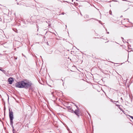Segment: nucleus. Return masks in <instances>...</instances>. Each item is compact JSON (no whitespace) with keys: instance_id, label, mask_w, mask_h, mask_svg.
Segmentation results:
<instances>
[{"instance_id":"nucleus-1","label":"nucleus","mask_w":133,"mask_h":133,"mask_svg":"<svg viewBox=\"0 0 133 133\" xmlns=\"http://www.w3.org/2000/svg\"><path fill=\"white\" fill-rule=\"evenodd\" d=\"M32 84L31 82L24 80L17 83L16 86V87L19 88H26L30 87Z\"/></svg>"},{"instance_id":"nucleus-2","label":"nucleus","mask_w":133,"mask_h":133,"mask_svg":"<svg viewBox=\"0 0 133 133\" xmlns=\"http://www.w3.org/2000/svg\"><path fill=\"white\" fill-rule=\"evenodd\" d=\"M13 117H10V124L13 130L14 131L15 130L14 129V127L13 125V119L14 118Z\"/></svg>"},{"instance_id":"nucleus-3","label":"nucleus","mask_w":133,"mask_h":133,"mask_svg":"<svg viewBox=\"0 0 133 133\" xmlns=\"http://www.w3.org/2000/svg\"><path fill=\"white\" fill-rule=\"evenodd\" d=\"M8 81L10 84H11L13 81H14V80L13 78H10L8 79Z\"/></svg>"},{"instance_id":"nucleus-4","label":"nucleus","mask_w":133,"mask_h":133,"mask_svg":"<svg viewBox=\"0 0 133 133\" xmlns=\"http://www.w3.org/2000/svg\"><path fill=\"white\" fill-rule=\"evenodd\" d=\"M79 111L78 110H75L74 111L75 113L76 114L77 116H79Z\"/></svg>"},{"instance_id":"nucleus-5","label":"nucleus","mask_w":133,"mask_h":133,"mask_svg":"<svg viewBox=\"0 0 133 133\" xmlns=\"http://www.w3.org/2000/svg\"><path fill=\"white\" fill-rule=\"evenodd\" d=\"M9 116H13V113L12 111H11L10 109H9Z\"/></svg>"},{"instance_id":"nucleus-6","label":"nucleus","mask_w":133,"mask_h":133,"mask_svg":"<svg viewBox=\"0 0 133 133\" xmlns=\"http://www.w3.org/2000/svg\"><path fill=\"white\" fill-rule=\"evenodd\" d=\"M1 70L3 72L5 73V71L4 70H2L1 69Z\"/></svg>"},{"instance_id":"nucleus-7","label":"nucleus","mask_w":133,"mask_h":133,"mask_svg":"<svg viewBox=\"0 0 133 133\" xmlns=\"http://www.w3.org/2000/svg\"><path fill=\"white\" fill-rule=\"evenodd\" d=\"M130 117L133 119V117Z\"/></svg>"},{"instance_id":"nucleus-8","label":"nucleus","mask_w":133,"mask_h":133,"mask_svg":"<svg viewBox=\"0 0 133 133\" xmlns=\"http://www.w3.org/2000/svg\"><path fill=\"white\" fill-rule=\"evenodd\" d=\"M12 131H13V133H14V131H13V130H12Z\"/></svg>"},{"instance_id":"nucleus-9","label":"nucleus","mask_w":133,"mask_h":133,"mask_svg":"<svg viewBox=\"0 0 133 133\" xmlns=\"http://www.w3.org/2000/svg\"><path fill=\"white\" fill-rule=\"evenodd\" d=\"M129 116L130 117V116H131L129 115Z\"/></svg>"},{"instance_id":"nucleus-10","label":"nucleus","mask_w":133,"mask_h":133,"mask_svg":"<svg viewBox=\"0 0 133 133\" xmlns=\"http://www.w3.org/2000/svg\"><path fill=\"white\" fill-rule=\"evenodd\" d=\"M108 34H109V32H108Z\"/></svg>"}]
</instances>
